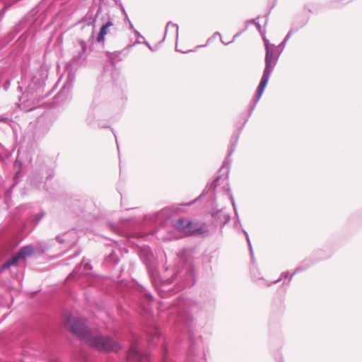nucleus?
Returning <instances> with one entry per match:
<instances>
[{"label":"nucleus","instance_id":"obj_1","mask_svg":"<svg viewBox=\"0 0 362 362\" xmlns=\"http://www.w3.org/2000/svg\"><path fill=\"white\" fill-rule=\"evenodd\" d=\"M64 324L66 329L92 347L106 351H117L120 349V346L117 342L109 337L98 335L91 332L86 326L85 322L75 316L71 315L66 316Z\"/></svg>","mask_w":362,"mask_h":362},{"label":"nucleus","instance_id":"obj_2","mask_svg":"<svg viewBox=\"0 0 362 362\" xmlns=\"http://www.w3.org/2000/svg\"><path fill=\"white\" fill-rule=\"evenodd\" d=\"M173 226L185 236L203 234L207 232L206 226L200 222H193L187 218H179L173 222Z\"/></svg>","mask_w":362,"mask_h":362},{"label":"nucleus","instance_id":"obj_3","mask_svg":"<svg viewBox=\"0 0 362 362\" xmlns=\"http://www.w3.org/2000/svg\"><path fill=\"white\" fill-rule=\"evenodd\" d=\"M267 52H266V57H265V62L266 66L264 71L263 76L262 77L261 81L259 83L258 90L257 92V99L259 100L260 97L262 96L264 88L267 84V82L269 81L270 74L272 71L273 67L276 64L275 59L274 57L273 52H271L268 47V46L266 47Z\"/></svg>","mask_w":362,"mask_h":362},{"label":"nucleus","instance_id":"obj_4","mask_svg":"<svg viewBox=\"0 0 362 362\" xmlns=\"http://www.w3.org/2000/svg\"><path fill=\"white\" fill-rule=\"evenodd\" d=\"M33 252V248L31 246L23 247L18 253L12 257L11 259L5 262L2 266V269H6L11 265L16 264L20 259L25 258L30 256Z\"/></svg>","mask_w":362,"mask_h":362},{"label":"nucleus","instance_id":"obj_5","mask_svg":"<svg viewBox=\"0 0 362 362\" xmlns=\"http://www.w3.org/2000/svg\"><path fill=\"white\" fill-rule=\"evenodd\" d=\"M127 362H144L146 357L140 355L136 344H132L127 354Z\"/></svg>","mask_w":362,"mask_h":362},{"label":"nucleus","instance_id":"obj_6","mask_svg":"<svg viewBox=\"0 0 362 362\" xmlns=\"http://www.w3.org/2000/svg\"><path fill=\"white\" fill-rule=\"evenodd\" d=\"M113 26V23L112 21H109L108 22H107L104 25H103L100 28V33L98 34V36L97 37V41L98 42H102L104 40V38H105V36L106 35V34L107 33V29L110 28V27H112Z\"/></svg>","mask_w":362,"mask_h":362},{"label":"nucleus","instance_id":"obj_7","mask_svg":"<svg viewBox=\"0 0 362 362\" xmlns=\"http://www.w3.org/2000/svg\"><path fill=\"white\" fill-rule=\"evenodd\" d=\"M90 267V266L88 263H86V264H85V267H86V268H89Z\"/></svg>","mask_w":362,"mask_h":362},{"label":"nucleus","instance_id":"obj_8","mask_svg":"<svg viewBox=\"0 0 362 362\" xmlns=\"http://www.w3.org/2000/svg\"><path fill=\"white\" fill-rule=\"evenodd\" d=\"M158 334H159V333L157 331H156L155 332V336H158Z\"/></svg>","mask_w":362,"mask_h":362}]
</instances>
